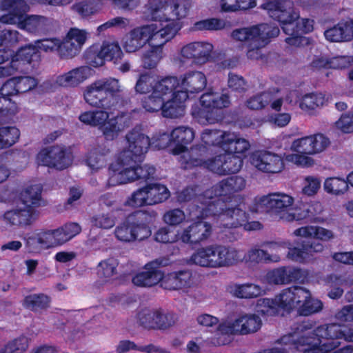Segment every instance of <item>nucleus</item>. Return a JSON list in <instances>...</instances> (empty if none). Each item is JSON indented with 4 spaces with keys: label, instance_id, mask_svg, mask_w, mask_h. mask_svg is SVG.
Masks as SVG:
<instances>
[{
    "label": "nucleus",
    "instance_id": "nucleus-1",
    "mask_svg": "<svg viewBox=\"0 0 353 353\" xmlns=\"http://www.w3.org/2000/svg\"><path fill=\"white\" fill-rule=\"evenodd\" d=\"M315 325L316 321L312 320L296 322L291 326V332L282 336L279 342L303 353H328L341 345L339 339L353 342V329L336 323L320 325L309 334H305Z\"/></svg>",
    "mask_w": 353,
    "mask_h": 353
},
{
    "label": "nucleus",
    "instance_id": "nucleus-2",
    "mask_svg": "<svg viewBox=\"0 0 353 353\" xmlns=\"http://www.w3.org/2000/svg\"><path fill=\"white\" fill-rule=\"evenodd\" d=\"M246 185V181L240 176H232L219 181L212 188L210 194L206 191L199 200L201 202V216L202 218L212 216L216 219L219 214L218 207L234 208L232 203L236 199L235 193L243 190Z\"/></svg>",
    "mask_w": 353,
    "mask_h": 353
},
{
    "label": "nucleus",
    "instance_id": "nucleus-3",
    "mask_svg": "<svg viewBox=\"0 0 353 353\" xmlns=\"http://www.w3.org/2000/svg\"><path fill=\"white\" fill-rule=\"evenodd\" d=\"M84 99L91 106L110 112L123 107L128 100L119 80L111 77L95 81L88 85Z\"/></svg>",
    "mask_w": 353,
    "mask_h": 353
},
{
    "label": "nucleus",
    "instance_id": "nucleus-4",
    "mask_svg": "<svg viewBox=\"0 0 353 353\" xmlns=\"http://www.w3.org/2000/svg\"><path fill=\"white\" fill-rule=\"evenodd\" d=\"M268 11L269 16L278 21L288 37L285 41L290 46H299L302 39L299 35V30L294 22L299 18V12L295 11L294 4L292 0H265L261 6Z\"/></svg>",
    "mask_w": 353,
    "mask_h": 353
},
{
    "label": "nucleus",
    "instance_id": "nucleus-5",
    "mask_svg": "<svg viewBox=\"0 0 353 353\" xmlns=\"http://www.w3.org/2000/svg\"><path fill=\"white\" fill-rule=\"evenodd\" d=\"M219 214L216 223L220 228L221 232L224 233L226 241L230 242L237 240L239 234L236 229L243 227L245 231L259 230L263 228V225L258 221H249L250 216L245 210L240 208V205H235L234 208L218 207Z\"/></svg>",
    "mask_w": 353,
    "mask_h": 353
},
{
    "label": "nucleus",
    "instance_id": "nucleus-6",
    "mask_svg": "<svg viewBox=\"0 0 353 353\" xmlns=\"http://www.w3.org/2000/svg\"><path fill=\"white\" fill-rule=\"evenodd\" d=\"M155 217L154 212L135 211L116 227L114 235L123 242L143 241L151 236Z\"/></svg>",
    "mask_w": 353,
    "mask_h": 353
},
{
    "label": "nucleus",
    "instance_id": "nucleus-7",
    "mask_svg": "<svg viewBox=\"0 0 353 353\" xmlns=\"http://www.w3.org/2000/svg\"><path fill=\"white\" fill-rule=\"evenodd\" d=\"M42 187L31 185L23 190L20 199L23 208H18L5 212L3 217L12 225L24 227L31 225L38 217L39 212L36 208L41 205Z\"/></svg>",
    "mask_w": 353,
    "mask_h": 353
},
{
    "label": "nucleus",
    "instance_id": "nucleus-8",
    "mask_svg": "<svg viewBox=\"0 0 353 353\" xmlns=\"http://www.w3.org/2000/svg\"><path fill=\"white\" fill-rule=\"evenodd\" d=\"M199 102L201 106L196 104L192 106L191 114L199 123L208 125L221 119L220 111L230 106V99L228 94H219L210 90L201 96Z\"/></svg>",
    "mask_w": 353,
    "mask_h": 353
},
{
    "label": "nucleus",
    "instance_id": "nucleus-9",
    "mask_svg": "<svg viewBox=\"0 0 353 353\" xmlns=\"http://www.w3.org/2000/svg\"><path fill=\"white\" fill-rule=\"evenodd\" d=\"M191 0H150L149 10L152 20H162L166 17L174 20L179 26L177 21L185 18L191 8Z\"/></svg>",
    "mask_w": 353,
    "mask_h": 353
},
{
    "label": "nucleus",
    "instance_id": "nucleus-10",
    "mask_svg": "<svg viewBox=\"0 0 353 353\" xmlns=\"http://www.w3.org/2000/svg\"><path fill=\"white\" fill-rule=\"evenodd\" d=\"M294 198L283 193H272L256 198L250 207L254 213H268L284 219L285 214L293 205Z\"/></svg>",
    "mask_w": 353,
    "mask_h": 353
},
{
    "label": "nucleus",
    "instance_id": "nucleus-11",
    "mask_svg": "<svg viewBox=\"0 0 353 353\" xmlns=\"http://www.w3.org/2000/svg\"><path fill=\"white\" fill-rule=\"evenodd\" d=\"M128 149L121 151L118 157V164L142 162L151 145L149 137L137 130H132L126 135Z\"/></svg>",
    "mask_w": 353,
    "mask_h": 353
},
{
    "label": "nucleus",
    "instance_id": "nucleus-12",
    "mask_svg": "<svg viewBox=\"0 0 353 353\" xmlns=\"http://www.w3.org/2000/svg\"><path fill=\"white\" fill-rule=\"evenodd\" d=\"M205 144L191 147L190 158L187 163L190 167H203L220 176L225 175L223 163L225 157H224V153L207 159L209 154L210 144L207 142Z\"/></svg>",
    "mask_w": 353,
    "mask_h": 353
},
{
    "label": "nucleus",
    "instance_id": "nucleus-13",
    "mask_svg": "<svg viewBox=\"0 0 353 353\" xmlns=\"http://www.w3.org/2000/svg\"><path fill=\"white\" fill-rule=\"evenodd\" d=\"M108 118L109 113L105 110L85 111L79 117L82 123L101 130L106 140L112 141L118 137L119 128L116 119Z\"/></svg>",
    "mask_w": 353,
    "mask_h": 353
},
{
    "label": "nucleus",
    "instance_id": "nucleus-14",
    "mask_svg": "<svg viewBox=\"0 0 353 353\" xmlns=\"http://www.w3.org/2000/svg\"><path fill=\"white\" fill-rule=\"evenodd\" d=\"M161 19L154 20L159 22V26L151 23L143 26V28H148L146 37H149L148 43L150 46L163 50V46L176 35L180 28L174 20H168L166 17Z\"/></svg>",
    "mask_w": 353,
    "mask_h": 353
},
{
    "label": "nucleus",
    "instance_id": "nucleus-15",
    "mask_svg": "<svg viewBox=\"0 0 353 353\" xmlns=\"http://www.w3.org/2000/svg\"><path fill=\"white\" fill-rule=\"evenodd\" d=\"M137 322L147 330H165L174 325L176 321L174 313H164L161 309L145 308L137 313Z\"/></svg>",
    "mask_w": 353,
    "mask_h": 353
},
{
    "label": "nucleus",
    "instance_id": "nucleus-16",
    "mask_svg": "<svg viewBox=\"0 0 353 353\" xmlns=\"http://www.w3.org/2000/svg\"><path fill=\"white\" fill-rule=\"evenodd\" d=\"M141 162H132L129 164H119L122 170L117 174V184L126 183L134 181H140L149 183L155 179L156 168L153 165L145 164L141 166Z\"/></svg>",
    "mask_w": 353,
    "mask_h": 353
},
{
    "label": "nucleus",
    "instance_id": "nucleus-17",
    "mask_svg": "<svg viewBox=\"0 0 353 353\" xmlns=\"http://www.w3.org/2000/svg\"><path fill=\"white\" fill-rule=\"evenodd\" d=\"M39 165L58 170L67 168L71 163L65 146L52 145L41 150L37 157Z\"/></svg>",
    "mask_w": 353,
    "mask_h": 353
},
{
    "label": "nucleus",
    "instance_id": "nucleus-18",
    "mask_svg": "<svg viewBox=\"0 0 353 353\" xmlns=\"http://www.w3.org/2000/svg\"><path fill=\"white\" fill-rule=\"evenodd\" d=\"M252 164L259 170L268 174L281 172L285 168L283 158L267 150L254 152L251 156Z\"/></svg>",
    "mask_w": 353,
    "mask_h": 353
},
{
    "label": "nucleus",
    "instance_id": "nucleus-19",
    "mask_svg": "<svg viewBox=\"0 0 353 353\" xmlns=\"http://www.w3.org/2000/svg\"><path fill=\"white\" fill-rule=\"evenodd\" d=\"M123 56L121 46L117 41H103L100 50L97 52H89L87 59L93 67H99L104 65L105 61L119 62Z\"/></svg>",
    "mask_w": 353,
    "mask_h": 353
},
{
    "label": "nucleus",
    "instance_id": "nucleus-20",
    "mask_svg": "<svg viewBox=\"0 0 353 353\" xmlns=\"http://www.w3.org/2000/svg\"><path fill=\"white\" fill-rule=\"evenodd\" d=\"M324 246L320 242L310 240H301L296 242V245L287 247V257L295 262L304 263L309 261L314 253L321 252L323 250Z\"/></svg>",
    "mask_w": 353,
    "mask_h": 353
},
{
    "label": "nucleus",
    "instance_id": "nucleus-21",
    "mask_svg": "<svg viewBox=\"0 0 353 353\" xmlns=\"http://www.w3.org/2000/svg\"><path fill=\"white\" fill-rule=\"evenodd\" d=\"M322 206L320 202H303L299 201L293 212L288 213L285 219L288 221H296L300 224L315 222L317 216L322 212Z\"/></svg>",
    "mask_w": 353,
    "mask_h": 353
},
{
    "label": "nucleus",
    "instance_id": "nucleus-22",
    "mask_svg": "<svg viewBox=\"0 0 353 353\" xmlns=\"http://www.w3.org/2000/svg\"><path fill=\"white\" fill-rule=\"evenodd\" d=\"M272 35H279L280 30L279 27L272 23H261L248 28H241L234 30L232 32V37L236 41L244 42L247 46L260 35H268V32Z\"/></svg>",
    "mask_w": 353,
    "mask_h": 353
},
{
    "label": "nucleus",
    "instance_id": "nucleus-23",
    "mask_svg": "<svg viewBox=\"0 0 353 353\" xmlns=\"http://www.w3.org/2000/svg\"><path fill=\"white\" fill-rule=\"evenodd\" d=\"M214 49L212 44L208 42H191L181 49V56L196 65H203L210 61Z\"/></svg>",
    "mask_w": 353,
    "mask_h": 353
},
{
    "label": "nucleus",
    "instance_id": "nucleus-24",
    "mask_svg": "<svg viewBox=\"0 0 353 353\" xmlns=\"http://www.w3.org/2000/svg\"><path fill=\"white\" fill-rule=\"evenodd\" d=\"M265 277L269 284L285 285L292 282H302L305 275L300 268L281 266L268 272Z\"/></svg>",
    "mask_w": 353,
    "mask_h": 353
},
{
    "label": "nucleus",
    "instance_id": "nucleus-25",
    "mask_svg": "<svg viewBox=\"0 0 353 353\" xmlns=\"http://www.w3.org/2000/svg\"><path fill=\"white\" fill-rule=\"evenodd\" d=\"M163 259H156L145 265V271L132 276V283L140 287H152L161 282L162 271L161 267L164 265Z\"/></svg>",
    "mask_w": 353,
    "mask_h": 353
},
{
    "label": "nucleus",
    "instance_id": "nucleus-26",
    "mask_svg": "<svg viewBox=\"0 0 353 353\" xmlns=\"http://www.w3.org/2000/svg\"><path fill=\"white\" fill-rule=\"evenodd\" d=\"M0 8L7 13L0 17V22L3 24H15L30 10L26 0H1Z\"/></svg>",
    "mask_w": 353,
    "mask_h": 353
},
{
    "label": "nucleus",
    "instance_id": "nucleus-27",
    "mask_svg": "<svg viewBox=\"0 0 353 353\" xmlns=\"http://www.w3.org/2000/svg\"><path fill=\"white\" fill-rule=\"evenodd\" d=\"M211 233V224L203 220H199L192 223L183 230L180 239L185 243L197 244L206 240Z\"/></svg>",
    "mask_w": 353,
    "mask_h": 353
},
{
    "label": "nucleus",
    "instance_id": "nucleus-28",
    "mask_svg": "<svg viewBox=\"0 0 353 353\" xmlns=\"http://www.w3.org/2000/svg\"><path fill=\"white\" fill-rule=\"evenodd\" d=\"M88 38V33L84 30L71 28L68 32L65 39L62 41V48L65 50L63 56L72 58L81 50Z\"/></svg>",
    "mask_w": 353,
    "mask_h": 353
},
{
    "label": "nucleus",
    "instance_id": "nucleus-29",
    "mask_svg": "<svg viewBox=\"0 0 353 353\" xmlns=\"http://www.w3.org/2000/svg\"><path fill=\"white\" fill-rule=\"evenodd\" d=\"M212 145H216L224 152H230L234 154H243L250 147L248 140L230 132H223L216 143L212 142Z\"/></svg>",
    "mask_w": 353,
    "mask_h": 353
},
{
    "label": "nucleus",
    "instance_id": "nucleus-30",
    "mask_svg": "<svg viewBox=\"0 0 353 353\" xmlns=\"http://www.w3.org/2000/svg\"><path fill=\"white\" fill-rule=\"evenodd\" d=\"M192 272L188 270L174 271L164 274L162 272L161 286L168 290H178L191 285Z\"/></svg>",
    "mask_w": 353,
    "mask_h": 353
},
{
    "label": "nucleus",
    "instance_id": "nucleus-31",
    "mask_svg": "<svg viewBox=\"0 0 353 353\" xmlns=\"http://www.w3.org/2000/svg\"><path fill=\"white\" fill-rule=\"evenodd\" d=\"M260 317L255 314L242 316L227 327V332L231 334H248L256 332L261 327Z\"/></svg>",
    "mask_w": 353,
    "mask_h": 353
},
{
    "label": "nucleus",
    "instance_id": "nucleus-32",
    "mask_svg": "<svg viewBox=\"0 0 353 353\" xmlns=\"http://www.w3.org/2000/svg\"><path fill=\"white\" fill-rule=\"evenodd\" d=\"M92 69L83 65L75 68L68 72L59 75L56 83L63 88H74L83 82L91 75Z\"/></svg>",
    "mask_w": 353,
    "mask_h": 353
},
{
    "label": "nucleus",
    "instance_id": "nucleus-33",
    "mask_svg": "<svg viewBox=\"0 0 353 353\" xmlns=\"http://www.w3.org/2000/svg\"><path fill=\"white\" fill-rule=\"evenodd\" d=\"M179 87L190 92V94L201 92L207 85V79L201 71L192 70L184 73L180 77Z\"/></svg>",
    "mask_w": 353,
    "mask_h": 353
},
{
    "label": "nucleus",
    "instance_id": "nucleus-34",
    "mask_svg": "<svg viewBox=\"0 0 353 353\" xmlns=\"http://www.w3.org/2000/svg\"><path fill=\"white\" fill-rule=\"evenodd\" d=\"M171 137L174 145L172 153L179 155L188 150L187 145L194 139V132L190 127L179 126L172 130Z\"/></svg>",
    "mask_w": 353,
    "mask_h": 353
},
{
    "label": "nucleus",
    "instance_id": "nucleus-35",
    "mask_svg": "<svg viewBox=\"0 0 353 353\" xmlns=\"http://www.w3.org/2000/svg\"><path fill=\"white\" fill-rule=\"evenodd\" d=\"M40 59V52L35 46L28 45L21 47L15 53L13 52L10 68L15 70H23L22 65L37 62Z\"/></svg>",
    "mask_w": 353,
    "mask_h": 353
},
{
    "label": "nucleus",
    "instance_id": "nucleus-36",
    "mask_svg": "<svg viewBox=\"0 0 353 353\" xmlns=\"http://www.w3.org/2000/svg\"><path fill=\"white\" fill-rule=\"evenodd\" d=\"M14 25L19 29L26 30L29 33L39 34L47 31L48 19L41 15H28L26 13Z\"/></svg>",
    "mask_w": 353,
    "mask_h": 353
},
{
    "label": "nucleus",
    "instance_id": "nucleus-37",
    "mask_svg": "<svg viewBox=\"0 0 353 353\" xmlns=\"http://www.w3.org/2000/svg\"><path fill=\"white\" fill-rule=\"evenodd\" d=\"M325 37L331 42L348 41L353 39L352 23L341 21L324 32Z\"/></svg>",
    "mask_w": 353,
    "mask_h": 353
},
{
    "label": "nucleus",
    "instance_id": "nucleus-38",
    "mask_svg": "<svg viewBox=\"0 0 353 353\" xmlns=\"http://www.w3.org/2000/svg\"><path fill=\"white\" fill-rule=\"evenodd\" d=\"M147 31L148 28H143V26L130 30L123 45L125 50L128 52H134L145 46L149 38L146 37Z\"/></svg>",
    "mask_w": 353,
    "mask_h": 353
},
{
    "label": "nucleus",
    "instance_id": "nucleus-39",
    "mask_svg": "<svg viewBox=\"0 0 353 353\" xmlns=\"http://www.w3.org/2000/svg\"><path fill=\"white\" fill-rule=\"evenodd\" d=\"M19 40V32L17 30H0V46H5V48L0 49V64L12 59L13 50L9 47L16 43Z\"/></svg>",
    "mask_w": 353,
    "mask_h": 353
},
{
    "label": "nucleus",
    "instance_id": "nucleus-40",
    "mask_svg": "<svg viewBox=\"0 0 353 353\" xmlns=\"http://www.w3.org/2000/svg\"><path fill=\"white\" fill-rule=\"evenodd\" d=\"M57 234L56 230L43 231L29 236L27 243L42 248L54 247L60 245Z\"/></svg>",
    "mask_w": 353,
    "mask_h": 353
},
{
    "label": "nucleus",
    "instance_id": "nucleus-41",
    "mask_svg": "<svg viewBox=\"0 0 353 353\" xmlns=\"http://www.w3.org/2000/svg\"><path fill=\"white\" fill-rule=\"evenodd\" d=\"M144 188L148 196L149 205L163 203L170 196V191L165 185L149 183Z\"/></svg>",
    "mask_w": 353,
    "mask_h": 353
},
{
    "label": "nucleus",
    "instance_id": "nucleus-42",
    "mask_svg": "<svg viewBox=\"0 0 353 353\" xmlns=\"http://www.w3.org/2000/svg\"><path fill=\"white\" fill-rule=\"evenodd\" d=\"M179 79L176 77L168 76L161 78L154 84L153 92L163 100L169 99L173 91L179 87Z\"/></svg>",
    "mask_w": 353,
    "mask_h": 353
},
{
    "label": "nucleus",
    "instance_id": "nucleus-43",
    "mask_svg": "<svg viewBox=\"0 0 353 353\" xmlns=\"http://www.w3.org/2000/svg\"><path fill=\"white\" fill-rule=\"evenodd\" d=\"M50 301V297L43 293L32 294L24 297L22 305L26 309L37 312L48 309Z\"/></svg>",
    "mask_w": 353,
    "mask_h": 353
},
{
    "label": "nucleus",
    "instance_id": "nucleus-44",
    "mask_svg": "<svg viewBox=\"0 0 353 353\" xmlns=\"http://www.w3.org/2000/svg\"><path fill=\"white\" fill-rule=\"evenodd\" d=\"M271 32H268V35H260V38H256L250 42L246 46L248 48L247 57L251 60H259L263 59V54L261 53V48L269 43L270 39L277 37L278 35H272Z\"/></svg>",
    "mask_w": 353,
    "mask_h": 353
},
{
    "label": "nucleus",
    "instance_id": "nucleus-45",
    "mask_svg": "<svg viewBox=\"0 0 353 353\" xmlns=\"http://www.w3.org/2000/svg\"><path fill=\"white\" fill-rule=\"evenodd\" d=\"M118 265V260L113 257L101 261L97 266L98 276L104 281H109L116 278Z\"/></svg>",
    "mask_w": 353,
    "mask_h": 353
},
{
    "label": "nucleus",
    "instance_id": "nucleus-46",
    "mask_svg": "<svg viewBox=\"0 0 353 353\" xmlns=\"http://www.w3.org/2000/svg\"><path fill=\"white\" fill-rule=\"evenodd\" d=\"M20 131L14 126L0 127V150L7 149L19 139Z\"/></svg>",
    "mask_w": 353,
    "mask_h": 353
},
{
    "label": "nucleus",
    "instance_id": "nucleus-47",
    "mask_svg": "<svg viewBox=\"0 0 353 353\" xmlns=\"http://www.w3.org/2000/svg\"><path fill=\"white\" fill-rule=\"evenodd\" d=\"M323 187L326 192L334 195L343 194L349 188L347 179L336 176L327 178Z\"/></svg>",
    "mask_w": 353,
    "mask_h": 353
},
{
    "label": "nucleus",
    "instance_id": "nucleus-48",
    "mask_svg": "<svg viewBox=\"0 0 353 353\" xmlns=\"http://www.w3.org/2000/svg\"><path fill=\"white\" fill-rule=\"evenodd\" d=\"M81 231V227L77 223H66L61 228L56 229L58 242L62 245L79 234Z\"/></svg>",
    "mask_w": 353,
    "mask_h": 353
},
{
    "label": "nucleus",
    "instance_id": "nucleus-49",
    "mask_svg": "<svg viewBox=\"0 0 353 353\" xmlns=\"http://www.w3.org/2000/svg\"><path fill=\"white\" fill-rule=\"evenodd\" d=\"M273 99L274 92L265 91L250 97L246 101V105L250 110H261Z\"/></svg>",
    "mask_w": 353,
    "mask_h": 353
},
{
    "label": "nucleus",
    "instance_id": "nucleus-50",
    "mask_svg": "<svg viewBox=\"0 0 353 353\" xmlns=\"http://www.w3.org/2000/svg\"><path fill=\"white\" fill-rule=\"evenodd\" d=\"M263 290L256 284L246 283L236 285L234 290L235 296L240 299H253L261 296Z\"/></svg>",
    "mask_w": 353,
    "mask_h": 353
},
{
    "label": "nucleus",
    "instance_id": "nucleus-51",
    "mask_svg": "<svg viewBox=\"0 0 353 353\" xmlns=\"http://www.w3.org/2000/svg\"><path fill=\"white\" fill-rule=\"evenodd\" d=\"M85 163L92 171H97L105 167L106 155L104 152H101L99 148H93L88 153Z\"/></svg>",
    "mask_w": 353,
    "mask_h": 353
},
{
    "label": "nucleus",
    "instance_id": "nucleus-52",
    "mask_svg": "<svg viewBox=\"0 0 353 353\" xmlns=\"http://www.w3.org/2000/svg\"><path fill=\"white\" fill-rule=\"evenodd\" d=\"M185 108V105H179L174 100L167 99L163 100L161 114L165 118H179L184 114Z\"/></svg>",
    "mask_w": 353,
    "mask_h": 353
},
{
    "label": "nucleus",
    "instance_id": "nucleus-53",
    "mask_svg": "<svg viewBox=\"0 0 353 353\" xmlns=\"http://www.w3.org/2000/svg\"><path fill=\"white\" fill-rule=\"evenodd\" d=\"M326 283L330 285L331 290L328 292L327 296L332 299H338L343 294V290L341 288L345 282V279L341 275L330 274L326 278Z\"/></svg>",
    "mask_w": 353,
    "mask_h": 353
},
{
    "label": "nucleus",
    "instance_id": "nucleus-54",
    "mask_svg": "<svg viewBox=\"0 0 353 353\" xmlns=\"http://www.w3.org/2000/svg\"><path fill=\"white\" fill-rule=\"evenodd\" d=\"M294 286L285 288L276 297L279 308L288 312L295 308Z\"/></svg>",
    "mask_w": 353,
    "mask_h": 353
},
{
    "label": "nucleus",
    "instance_id": "nucleus-55",
    "mask_svg": "<svg viewBox=\"0 0 353 353\" xmlns=\"http://www.w3.org/2000/svg\"><path fill=\"white\" fill-rule=\"evenodd\" d=\"M37 50H41L44 52H54L57 51L62 59H67L63 56V53L65 50L62 48V41L59 39L54 38V39H44L38 40L36 41V45Z\"/></svg>",
    "mask_w": 353,
    "mask_h": 353
},
{
    "label": "nucleus",
    "instance_id": "nucleus-56",
    "mask_svg": "<svg viewBox=\"0 0 353 353\" xmlns=\"http://www.w3.org/2000/svg\"><path fill=\"white\" fill-rule=\"evenodd\" d=\"M276 299L262 298L257 301L256 311L262 316H275L279 312Z\"/></svg>",
    "mask_w": 353,
    "mask_h": 353
},
{
    "label": "nucleus",
    "instance_id": "nucleus-57",
    "mask_svg": "<svg viewBox=\"0 0 353 353\" xmlns=\"http://www.w3.org/2000/svg\"><path fill=\"white\" fill-rule=\"evenodd\" d=\"M225 161L223 163L225 175L235 174L240 171L243 165V158L230 152H224Z\"/></svg>",
    "mask_w": 353,
    "mask_h": 353
},
{
    "label": "nucleus",
    "instance_id": "nucleus-58",
    "mask_svg": "<svg viewBox=\"0 0 353 353\" xmlns=\"http://www.w3.org/2000/svg\"><path fill=\"white\" fill-rule=\"evenodd\" d=\"M163 50L150 46V49L145 52L142 57V66L145 69H153L157 67L162 58Z\"/></svg>",
    "mask_w": 353,
    "mask_h": 353
},
{
    "label": "nucleus",
    "instance_id": "nucleus-59",
    "mask_svg": "<svg viewBox=\"0 0 353 353\" xmlns=\"http://www.w3.org/2000/svg\"><path fill=\"white\" fill-rule=\"evenodd\" d=\"M323 307L321 300L314 299L311 296L299 305L297 312L300 316H307L322 310Z\"/></svg>",
    "mask_w": 353,
    "mask_h": 353
},
{
    "label": "nucleus",
    "instance_id": "nucleus-60",
    "mask_svg": "<svg viewBox=\"0 0 353 353\" xmlns=\"http://www.w3.org/2000/svg\"><path fill=\"white\" fill-rule=\"evenodd\" d=\"M221 267L235 264L240 260L239 252L233 248L219 245Z\"/></svg>",
    "mask_w": 353,
    "mask_h": 353
},
{
    "label": "nucleus",
    "instance_id": "nucleus-61",
    "mask_svg": "<svg viewBox=\"0 0 353 353\" xmlns=\"http://www.w3.org/2000/svg\"><path fill=\"white\" fill-rule=\"evenodd\" d=\"M277 256L278 255H274L273 259H270L267 250L254 248L248 251L245 259L247 261L255 263H259L261 262H278L279 257Z\"/></svg>",
    "mask_w": 353,
    "mask_h": 353
},
{
    "label": "nucleus",
    "instance_id": "nucleus-62",
    "mask_svg": "<svg viewBox=\"0 0 353 353\" xmlns=\"http://www.w3.org/2000/svg\"><path fill=\"white\" fill-rule=\"evenodd\" d=\"M141 105L145 111L149 112L161 111L163 108V99L152 92L150 95L144 97L141 99Z\"/></svg>",
    "mask_w": 353,
    "mask_h": 353
},
{
    "label": "nucleus",
    "instance_id": "nucleus-63",
    "mask_svg": "<svg viewBox=\"0 0 353 353\" xmlns=\"http://www.w3.org/2000/svg\"><path fill=\"white\" fill-rule=\"evenodd\" d=\"M154 239L157 242L161 243H172L180 239L179 234L176 233L174 230H171L168 226L160 228L154 235Z\"/></svg>",
    "mask_w": 353,
    "mask_h": 353
},
{
    "label": "nucleus",
    "instance_id": "nucleus-64",
    "mask_svg": "<svg viewBox=\"0 0 353 353\" xmlns=\"http://www.w3.org/2000/svg\"><path fill=\"white\" fill-rule=\"evenodd\" d=\"M28 347L27 338L22 336L8 342L0 350V353H23Z\"/></svg>",
    "mask_w": 353,
    "mask_h": 353
}]
</instances>
